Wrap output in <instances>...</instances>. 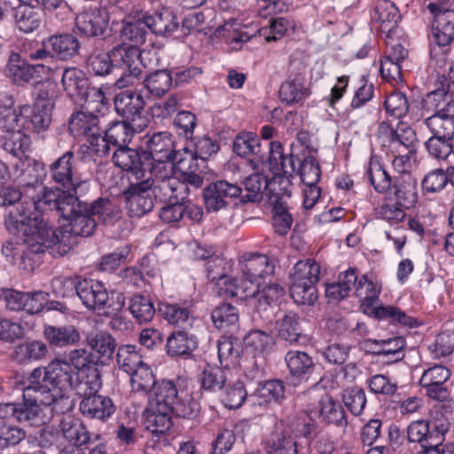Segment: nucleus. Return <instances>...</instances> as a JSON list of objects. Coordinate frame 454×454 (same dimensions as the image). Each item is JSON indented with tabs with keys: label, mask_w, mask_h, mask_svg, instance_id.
<instances>
[{
	"label": "nucleus",
	"mask_w": 454,
	"mask_h": 454,
	"mask_svg": "<svg viewBox=\"0 0 454 454\" xmlns=\"http://www.w3.org/2000/svg\"><path fill=\"white\" fill-rule=\"evenodd\" d=\"M427 9L433 15L430 56L437 62L445 63L446 54L454 40V0L431 2Z\"/></svg>",
	"instance_id": "5"
},
{
	"label": "nucleus",
	"mask_w": 454,
	"mask_h": 454,
	"mask_svg": "<svg viewBox=\"0 0 454 454\" xmlns=\"http://www.w3.org/2000/svg\"><path fill=\"white\" fill-rule=\"evenodd\" d=\"M20 173L18 176L20 185L24 189L25 198L31 200V205L38 211H47V207H41L43 197L46 191H60L53 187L43 186L45 176V167L42 161L25 157L20 161Z\"/></svg>",
	"instance_id": "9"
},
{
	"label": "nucleus",
	"mask_w": 454,
	"mask_h": 454,
	"mask_svg": "<svg viewBox=\"0 0 454 454\" xmlns=\"http://www.w3.org/2000/svg\"><path fill=\"white\" fill-rule=\"evenodd\" d=\"M149 394V406H158L161 409H171L178 399L176 386L172 380H157Z\"/></svg>",
	"instance_id": "35"
},
{
	"label": "nucleus",
	"mask_w": 454,
	"mask_h": 454,
	"mask_svg": "<svg viewBox=\"0 0 454 454\" xmlns=\"http://www.w3.org/2000/svg\"><path fill=\"white\" fill-rule=\"evenodd\" d=\"M88 346L101 357L112 359L116 348L115 339L106 332L90 333L86 338Z\"/></svg>",
	"instance_id": "52"
},
{
	"label": "nucleus",
	"mask_w": 454,
	"mask_h": 454,
	"mask_svg": "<svg viewBox=\"0 0 454 454\" xmlns=\"http://www.w3.org/2000/svg\"><path fill=\"white\" fill-rule=\"evenodd\" d=\"M74 288L82 303L90 310L108 315L121 310L125 304L123 294L108 292L98 280L83 278L75 283Z\"/></svg>",
	"instance_id": "6"
},
{
	"label": "nucleus",
	"mask_w": 454,
	"mask_h": 454,
	"mask_svg": "<svg viewBox=\"0 0 454 454\" xmlns=\"http://www.w3.org/2000/svg\"><path fill=\"white\" fill-rule=\"evenodd\" d=\"M49 174L51 181L57 185L55 189L64 191L66 193L75 194L82 184L75 167L74 154L70 150L50 164Z\"/></svg>",
	"instance_id": "12"
},
{
	"label": "nucleus",
	"mask_w": 454,
	"mask_h": 454,
	"mask_svg": "<svg viewBox=\"0 0 454 454\" xmlns=\"http://www.w3.org/2000/svg\"><path fill=\"white\" fill-rule=\"evenodd\" d=\"M33 385L39 401L55 403L56 412L70 410L72 404L67 395L74 389L82 399L98 393L101 380L98 368H90L72 374V367L65 360L55 359L44 367L34 369Z\"/></svg>",
	"instance_id": "2"
},
{
	"label": "nucleus",
	"mask_w": 454,
	"mask_h": 454,
	"mask_svg": "<svg viewBox=\"0 0 454 454\" xmlns=\"http://www.w3.org/2000/svg\"><path fill=\"white\" fill-rule=\"evenodd\" d=\"M317 410L319 416L327 424H334L340 427H347L348 420L342 405L331 395L325 394L321 396Z\"/></svg>",
	"instance_id": "39"
},
{
	"label": "nucleus",
	"mask_w": 454,
	"mask_h": 454,
	"mask_svg": "<svg viewBox=\"0 0 454 454\" xmlns=\"http://www.w3.org/2000/svg\"><path fill=\"white\" fill-rule=\"evenodd\" d=\"M381 136H385L384 142H388L392 153H415L417 137L415 131L406 123L399 122L395 129L387 123L379 127Z\"/></svg>",
	"instance_id": "17"
},
{
	"label": "nucleus",
	"mask_w": 454,
	"mask_h": 454,
	"mask_svg": "<svg viewBox=\"0 0 454 454\" xmlns=\"http://www.w3.org/2000/svg\"><path fill=\"white\" fill-rule=\"evenodd\" d=\"M239 264L242 281L247 287H254V295L258 294L263 282L273 278L275 264L266 254H244L240 256Z\"/></svg>",
	"instance_id": "10"
},
{
	"label": "nucleus",
	"mask_w": 454,
	"mask_h": 454,
	"mask_svg": "<svg viewBox=\"0 0 454 454\" xmlns=\"http://www.w3.org/2000/svg\"><path fill=\"white\" fill-rule=\"evenodd\" d=\"M233 151L240 157L248 158V164L253 170L261 171L265 164V158L261 153V143L252 132L241 133L233 142Z\"/></svg>",
	"instance_id": "24"
},
{
	"label": "nucleus",
	"mask_w": 454,
	"mask_h": 454,
	"mask_svg": "<svg viewBox=\"0 0 454 454\" xmlns=\"http://www.w3.org/2000/svg\"><path fill=\"white\" fill-rule=\"evenodd\" d=\"M113 161L121 169L132 173L137 180L143 179L148 171L153 169V164L145 160L144 151L128 145L116 148Z\"/></svg>",
	"instance_id": "19"
},
{
	"label": "nucleus",
	"mask_w": 454,
	"mask_h": 454,
	"mask_svg": "<svg viewBox=\"0 0 454 454\" xmlns=\"http://www.w3.org/2000/svg\"><path fill=\"white\" fill-rule=\"evenodd\" d=\"M211 318L216 328L228 331L229 328L235 327L238 324L239 313L235 307L224 303L212 311Z\"/></svg>",
	"instance_id": "59"
},
{
	"label": "nucleus",
	"mask_w": 454,
	"mask_h": 454,
	"mask_svg": "<svg viewBox=\"0 0 454 454\" xmlns=\"http://www.w3.org/2000/svg\"><path fill=\"white\" fill-rule=\"evenodd\" d=\"M290 374L298 380L307 379L314 371L312 357L306 352L290 350L285 356Z\"/></svg>",
	"instance_id": "42"
},
{
	"label": "nucleus",
	"mask_w": 454,
	"mask_h": 454,
	"mask_svg": "<svg viewBox=\"0 0 454 454\" xmlns=\"http://www.w3.org/2000/svg\"><path fill=\"white\" fill-rule=\"evenodd\" d=\"M109 54L115 70L122 71L115 82L116 87L121 89L133 85L135 80L141 76V66L145 67L144 60L150 52L141 51L135 45L122 43L114 47Z\"/></svg>",
	"instance_id": "8"
},
{
	"label": "nucleus",
	"mask_w": 454,
	"mask_h": 454,
	"mask_svg": "<svg viewBox=\"0 0 454 454\" xmlns=\"http://www.w3.org/2000/svg\"><path fill=\"white\" fill-rule=\"evenodd\" d=\"M48 353V348L41 340H27L17 345L12 357L19 364H27L43 359Z\"/></svg>",
	"instance_id": "40"
},
{
	"label": "nucleus",
	"mask_w": 454,
	"mask_h": 454,
	"mask_svg": "<svg viewBox=\"0 0 454 454\" xmlns=\"http://www.w3.org/2000/svg\"><path fill=\"white\" fill-rule=\"evenodd\" d=\"M46 46L51 51L53 57L67 60L78 54L80 43L74 35L65 33L48 37Z\"/></svg>",
	"instance_id": "33"
},
{
	"label": "nucleus",
	"mask_w": 454,
	"mask_h": 454,
	"mask_svg": "<svg viewBox=\"0 0 454 454\" xmlns=\"http://www.w3.org/2000/svg\"><path fill=\"white\" fill-rule=\"evenodd\" d=\"M192 254L194 260L205 262L207 278L211 281L223 278L232 269V262L223 254H216L212 247L196 245Z\"/></svg>",
	"instance_id": "20"
},
{
	"label": "nucleus",
	"mask_w": 454,
	"mask_h": 454,
	"mask_svg": "<svg viewBox=\"0 0 454 454\" xmlns=\"http://www.w3.org/2000/svg\"><path fill=\"white\" fill-rule=\"evenodd\" d=\"M435 434L431 432L430 422L426 419L412 421L406 428V438L411 443H418L424 451L428 450L432 442L436 440Z\"/></svg>",
	"instance_id": "43"
},
{
	"label": "nucleus",
	"mask_w": 454,
	"mask_h": 454,
	"mask_svg": "<svg viewBox=\"0 0 454 454\" xmlns=\"http://www.w3.org/2000/svg\"><path fill=\"white\" fill-rule=\"evenodd\" d=\"M268 162L273 173L292 176L296 170L294 156L292 153H285L279 142H270ZM297 162L300 164L299 160Z\"/></svg>",
	"instance_id": "34"
},
{
	"label": "nucleus",
	"mask_w": 454,
	"mask_h": 454,
	"mask_svg": "<svg viewBox=\"0 0 454 454\" xmlns=\"http://www.w3.org/2000/svg\"><path fill=\"white\" fill-rule=\"evenodd\" d=\"M404 340L402 337H395L387 340H366L362 343V348L367 346H380L379 349H373L372 354L389 356L395 361L402 358V350L404 347Z\"/></svg>",
	"instance_id": "53"
},
{
	"label": "nucleus",
	"mask_w": 454,
	"mask_h": 454,
	"mask_svg": "<svg viewBox=\"0 0 454 454\" xmlns=\"http://www.w3.org/2000/svg\"><path fill=\"white\" fill-rule=\"evenodd\" d=\"M145 145L146 150L144 151V154L145 160L151 164L168 162L175 153L172 135L167 131L153 134L146 140Z\"/></svg>",
	"instance_id": "23"
},
{
	"label": "nucleus",
	"mask_w": 454,
	"mask_h": 454,
	"mask_svg": "<svg viewBox=\"0 0 454 454\" xmlns=\"http://www.w3.org/2000/svg\"><path fill=\"white\" fill-rule=\"evenodd\" d=\"M173 78L168 70H157L145 75L144 79L145 88L156 97H161L171 88Z\"/></svg>",
	"instance_id": "55"
},
{
	"label": "nucleus",
	"mask_w": 454,
	"mask_h": 454,
	"mask_svg": "<svg viewBox=\"0 0 454 454\" xmlns=\"http://www.w3.org/2000/svg\"><path fill=\"white\" fill-rule=\"evenodd\" d=\"M151 186V183L143 178L131 183L124 192L126 207L131 217H141L153 208L155 200L150 190Z\"/></svg>",
	"instance_id": "15"
},
{
	"label": "nucleus",
	"mask_w": 454,
	"mask_h": 454,
	"mask_svg": "<svg viewBox=\"0 0 454 454\" xmlns=\"http://www.w3.org/2000/svg\"><path fill=\"white\" fill-rule=\"evenodd\" d=\"M450 376L451 372L449 368L435 364L423 371L419 384L427 398L438 403H444L450 397L447 382Z\"/></svg>",
	"instance_id": "13"
},
{
	"label": "nucleus",
	"mask_w": 454,
	"mask_h": 454,
	"mask_svg": "<svg viewBox=\"0 0 454 454\" xmlns=\"http://www.w3.org/2000/svg\"><path fill=\"white\" fill-rule=\"evenodd\" d=\"M111 143L107 141L106 136H101L100 130L97 134H92L87 138V143L79 147V153L82 155V160H91L97 161L110 153Z\"/></svg>",
	"instance_id": "46"
},
{
	"label": "nucleus",
	"mask_w": 454,
	"mask_h": 454,
	"mask_svg": "<svg viewBox=\"0 0 454 454\" xmlns=\"http://www.w3.org/2000/svg\"><path fill=\"white\" fill-rule=\"evenodd\" d=\"M43 334L50 344L60 348L74 345L80 340L79 332L72 325H46Z\"/></svg>",
	"instance_id": "44"
},
{
	"label": "nucleus",
	"mask_w": 454,
	"mask_h": 454,
	"mask_svg": "<svg viewBox=\"0 0 454 454\" xmlns=\"http://www.w3.org/2000/svg\"><path fill=\"white\" fill-rule=\"evenodd\" d=\"M158 168L153 164V169L148 171L144 177L152 184L150 190L154 200L160 202L185 200L189 192L188 186L177 177L158 170Z\"/></svg>",
	"instance_id": "11"
},
{
	"label": "nucleus",
	"mask_w": 454,
	"mask_h": 454,
	"mask_svg": "<svg viewBox=\"0 0 454 454\" xmlns=\"http://www.w3.org/2000/svg\"><path fill=\"white\" fill-rule=\"evenodd\" d=\"M146 125L145 121L142 123H135L128 120L114 121L106 130L105 135L113 146L119 148L128 145L134 134L141 132Z\"/></svg>",
	"instance_id": "30"
},
{
	"label": "nucleus",
	"mask_w": 454,
	"mask_h": 454,
	"mask_svg": "<svg viewBox=\"0 0 454 454\" xmlns=\"http://www.w3.org/2000/svg\"><path fill=\"white\" fill-rule=\"evenodd\" d=\"M285 396V385L282 380H272L266 381L260 388L254 393V397L257 399V403L266 405L272 402H279Z\"/></svg>",
	"instance_id": "58"
},
{
	"label": "nucleus",
	"mask_w": 454,
	"mask_h": 454,
	"mask_svg": "<svg viewBox=\"0 0 454 454\" xmlns=\"http://www.w3.org/2000/svg\"><path fill=\"white\" fill-rule=\"evenodd\" d=\"M79 410L88 418L106 420L114 413L115 406L109 397L96 393L82 398Z\"/></svg>",
	"instance_id": "28"
},
{
	"label": "nucleus",
	"mask_w": 454,
	"mask_h": 454,
	"mask_svg": "<svg viewBox=\"0 0 454 454\" xmlns=\"http://www.w3.org/2000/svg\"><path fill=\"white\" fill-rule=\"evenodd\" d=\"M34 370L29 373L25 381L23 387V400L22 403H17L16 420L18 422H27L31 425L35 424L39 420L40 405L49 406L52 405V410L56 411L55 403H46L39 401L37 394H35L33 385Z\"/></svg>",
	"instance_id": "22"
},
{
	"label": "nucleus",
	"mask_w": 454,
	"mask_h": 454,
	"mask_svg": "<svg viewBox=\"0 0 454 454\" xmlns=\"http://www.w3.org/2000/svg\"><path fill=\"white\" fill-rule=\"evenodd\" d=\"M145 18L147 28L157 35L169 36L178 27L176 16L168 9H162L160 12L145 15Z\"/></svg>",
	"instance_id": "37"
},
{
	"label": "nucleus",
	"mask_w": 454,
	"mask_h": 454,
	"mask_svg": "<svg viewBox=\"0 0 454 454\" xmlns=\"http://www.w3.org/2000/svg\"><path fill=\"white\" fill-rule=\"evenodd\" d=\"M218 358L222 365L235 364L239 357L241 348L236 339L222 337L217 343Z\"/></svg>",
	"instance_id": "62"
},
{
	"label": "nucleus",
	"mask_w": 454,
	"mask_h": 454,
	"mask_svg": "<svg viewBox=\"0 0 454 454\" xmlns=\"http://www.w3.org/2000/svg\"><path fill=\"white\" fill-rule=\"evenodd\" d=\"M17 204L6 208L5 226L9 232L16 235L23 232L26 236L23 255L31 258V254L48 251V239L51 225L43 215L48 211H38L30 204Z\"/></svg>",
	"instance_id": "3"
},
{
	"label": "nucleus",
	"mask_w": 454,
	"mask_h": 454,
	"mask_svg": "<svg viewBox=\"0 0 454 454\" xmlns=\"http://www.w3.org/2000/svg\"><path fill=\"white\" fill-rule=\"evenodd\" d=\"M254 174L250 175L244 180V192L241 189V195H239L240 202H258L262 199V191L268 188L269 181L267 178L255 170Z\"/></svg>",
	"instance_id": "47"
},
{
	"label": "nucleus",
	"mask_w": 454,
	"mask_h": 454,
	"mask_svg": "<svg viewBox=\"0 0 454 454\" xmlns=\"http://www.w3.org/2000/svg\"><path fill=\"white\" fill-rule=\"evenodd\" d=\"M28 112L31 113L30 123L34 131L40 133L45 131L51 121V106L34 105L32 109L29 106H22L20 110V114L24 115Z\"/></svg>",
	"instance_id": "54"
},
{
	"label": "nucleus",
	"mask_w": 454,
	"mask_h": 454,
	"mask_svg": "<svg viewBox=\"0 0 454 454\" xmlns=\"http://www.w3.org/2000/svg\"><path fill=\"white\" fill-rule=\"evenodd\" d=\"M31 140L29 136L20 129L9 134L3 144L5 152L18 158L20 161L25 160V153L29 150Z\"/></svg>",
	"instance_id": "57"
},
{
	"label": "nucleus",
	"mask_w": 454,
	"mask_h": 454,
	"mask_svg": "<svg viewBox=\"0 0 454 454\" xmlns=\"http://www.w3.org/2000/svg\"><path fill=\"white\" fill-rule=\"evenodd\" d=\"M68 128L71 134L76 138H89L90 135L97 134L100 130L97 114L87 111L73 114Z\"/></svg>",
	"instance_id": "36"
},
{
	"label": "nucleus",
	"mask_w": 454,
	"mask_h": 454,
	"mask_svg": "<svg viewBox=\"0 0 454 454\" xmlns=\"http://www.w3.org/2000/svg\"><path fill=\"white\" fill-rule=\"evenodd\" d=\"M365 175L379 193H387L392 184L393 176H390L381 166L378 160L372 158L366 167Z\"/></svg>",
	"instance_id": "49"
},
{
	"label": "nucleus",
	"mask_w": 454,
	"mask_h": 454,
	"mask_svg": "<svg viewBox=\"0 0 454 454\" xmlns=\"http://www.w3.org/2000/svg\"><path fill=\"white\" fill-rule=\"evenodd\" d=\"M128 375L133 392L148 394L157 382L152 368L145 362Z\"/></svg>",
	"instance_id": "51"
},
{
	"label": "nucleus",
	"mask_w": 454,
	"mask_h": 454,
	"mask_svg": "<svg viewBox=\"0 0 454 454\" xmlns=\"http://www.w3.org/2000/svg\"><path fill=\"white\" fill-rule=\"evenodd\" d=\"M116 362L119 368L129 374L144 363L139 349L136 345L126 344L118 348Z\"/></svg>",
	"instance_id": "56"
},
{
	"label": "nucleus",
	"mask_w": 454,
	"mask_h": 454,
	"mask_svg": "<svg viewBox=\"0 0 454 454\" xmlns=\"http://www.w3.org/2000/svg\"><path fill=\"white\" fill-rule=\"evenodd\" d=\"M244 344L247 349L254 354L268 352L273 345L271 335L261 330H254L248 333L244 338Z\"/></svg>",
	"instance_id": "64"
},
{
	"label": "nucleus",
	"mask_w": 454,
	"mask_h": 454,
	"mask_svg": "<svg viewBox=\"0 0 454 454\" xmlns=\"http://www.w3.org/2000/svg\"><path fill=\"white\" fill-rule=\"evenodd\" d=\"M114 104L115 111L124 120L135 123L137 121L142 123L143 121L147 122L146 119L142 116L145 102L140 91L133 90L121 91L114 97Z\"/></svg>",
	"instance_id": "21"
},
{
	"label": "nucleus",
	"mask_w": 454,
	"mask_h": 454,
	"mask_svg": "<svg viewBox=\"0 0 454 454\" xmlns=\"http://www.w3.org/2000/svg\"><path fill=\"white\" fill-rule=\"evenodd\" d=\"M263 445L267 454H286L288 450L299 449L297 442L279 427H276L264 438Z\"/></svg>",
	"instance_id": "45"
},
{
	"label": "nucleus",
	"mask_w": 454,
	"mask_h": 454,
	"mask_svg": "<svg viewBox=\"0 0 454 454\" xmlns=\"http://www.w3.org/2000/svg\"><path fill=\"white\" fill-rule=\"evenodd\" d=\"M63 437L68 442L67 446L88 450L90 442V433L85 426L70 415L65 416L59 424Z\"/></svg>",
	"instance_id": "29"
},
{
	"label": "nucleus",
	"mask_w": 454,
	"mask_h": 454,
	"mask_svg": "<svg viewBox=\"0 0 454 454\" xmlns=\"http://www.w3.org/2000/svg\"><path fill=\"white\" fill-rule=\"evenodd\" d=\"M75 27L81 35H103L107 27L106 12L100 8L87 9L76 16Z\"/></svg>",
	"instance_id": "26"
},
{
	"label": "nucleus",
	"mask_w": 454,
	"mask_h": 454,
	"mask_svg": "<svg viewBox=\"0 0 454 454\" xmlns=\"http://www.w3.org/2000/svg\"><path fill=\"white\" fill-rule=\"evenodd\" d=\"M374 317L380 320H391L405 326L412 327L416 325V320L398 307L392 305H381L373 309Z\"/></svg>",
	"instance_id": "61"
},
{
	"label": "nucleus",
	"mask_w": 454,
	"mask_h": 454,
	"mask_svg": "<svg viewBox=\"0 0 454 454\" xmlns=\"http://www.w3.org/2000/svg\"><path fill=\"white\" fill-rule=\"evenodd\" d=\"M241 187L226 180L209 184L203 191L205 207L207 212H217L226 208L230 200L239 198Z\"/></svg>",
	"instance_id": "18"
},
{
	"label": "nucleus",
	"mask_w": 454,
	"mask_h": 454,
	"mask_svg": "<svg viewBox=\"0 0 454 454\" xmlns=\"http://www.w3.org/2000/svg\"><path fill=\"white\" fill-rule=\"evenodd\" d=\"M48 74L51 68L42 64L31 65L21 59L19 53H12L9 57L6 73L17 84L29 82L35 73Z\"/></svg>",
	"instance_id": "27"
},
{
	"label": "nucleus",
	"mask_w": 454,
	"mask_h": 454,
	"mask_svg": "<svg viewBox=\"0 0 454 454\" xmlns=\"http://www.w3.org/2000/svg\"><path fill=\"white\" fill-rule=\"evenodd\" d=\"M387 194L395 198L399 205L407 208L413 207L418 200V182L411 173L395 175Z\"/></svg>",
	"instance_id": "25"
},
{
	"label": "nucleus",
	"mask_w": 454,
	"mask_h": 454,
	"mask_svg": "<svg viewBox=\"0 0 454 454\" xmlns=\"http://www.w3.org/2000/svg\"><path fill=\"white\" fill-rule=\"evenodd\" d=\"M372 19L380 23V31L391 38L401 15L396 5L390 0H379L374 7Z\"/></svg>",
	"instance_id": "31"
},
{
	"label": "nucleus",
	"mask_w": 454,
	"mask_h": 454,
	"mask_svg": "<svg viewBox=\"0 0 454 454\" xmlns=\"http://www.w3.org/2000/svg\"><path fill=\"white\" fill-rule=\"evenodd\" d=\"M309 92L298 79L283 82L279 89V98L286 105L299 103L309 96Z\"/></svg>",
	"instance_id": "60"
},
{
	"label": "nucleus",
	"mask_w": 454,
	"mask_h": 454,
	"mask_svg": "<svg viewBox=\"0 0 454 454\" xmlns=\"http://www.w3.org/2000/svg\"><path fill=\"white\" fill-rule=\"evenodd\" d=\"M301 320L294 311L285 313L277 322L276 330L278 337L291 344L298 342L303 338Z\"/></svg>",
	"instance_id": "38"
},
{
	"label": "nucleus",
	"mask_w": 454,
	"mask_h": 454,
	"mask_svg": "<svg viewBox=\"0 0 454 454\" xmlns=\"http://www.w3.org/2000/svg\"><path fill=\"white\" fill-rule=\"evenodd\" d=\"M61 83L67 95L76 102L88 92L89 81L85 73L77 67L64 69Z\"/></svg>",
	"instance_id": "32"
},
{
	"label": "nucleus",
	"mask_w": 454,
	"mask_h": 454,
	"mask_svg": "<svg viewBox=\"0 0 454 454\" xmlns=\"http://www.w3.org/2000/svg\"><path fill=\"white\" fill-rule=\"evenodd\" d=\"M197 348V340L185 332L173 333L166 344L167 353L172 356L190 355Z\"/></svg>",
	"instance_id": "48"
},
{
	"label": "nucleus",
	"mask_w": 454,
	"mask_h": 454,
	"mask_svg": "<svg viewBox=\"0 0 454 454\" xmlns=\"http://www.w3.org/2000/svg\"><path fill=\"white\" fill-rule=\"evenodd\" d=\"M129 310L139 324L150 322L156 312L151 299L142 294H135L129 298Z\"/></svg>",
	"instance_id": "50"
},
{
	"label": "nucleus",
	"mask_w": 454,
	"mask_h": 454,
	"mask_svg": "<svg viewBox=\"0 0 454 454\" xmlns=\"http://www.w3.org/2000/svg\"><path fill=\"white\" fill-rule=\"evenodd\" d=\"M41 207L47 211H56L67 223L53 230L51 225L48 239V252L53 257L63 256L75 244V237L91 236L97 222L110 220L115 208L109 199L99 198L91 203L80 200L73 193L64 191H46Z\"/></svg>",
	"instance_id": "1"
},
{
	"label": "nucleus",
	"mask_w": 454,
	"mask_h": 454,
	"mask_svg": "<svg viewBox=\"0 0 454 454\" xmlns=\"http://www.w3.org/2000/svg\"><path fill=\"white\" fill-rule=\"evenodd\" d=\"M241 284L238 280L228 274L223 278L215 281V293L223 299L238 298L239 300H247L254 296V287H247L241 280Z\"/></svg>",
	"instance_id": "41"
},
{
	"label": "nucleus",
	"mask_w": 454,
	"mask_h": 454,
	"mask_svg": "<svg viewBox=\"0 0 454 454\" xmlns=\"http://www.w3.org/2000/svg\"><path fill=\"white\" fill-rule=\"evenodd\" d=\"M171 409H161L158 406H149L146 417V427L153 434L151 441L147 443V450H157L161 446H169L166 433L172 427Z\"/></svg>",
	"instance_id": "16"
},
{
	"label": "nucleus",
	"mask_w": 454,
	"mask_h": 454,
	"mask_svg": "<svg viewBox=\"0 0 454 454\" xmlns=\"http://www.w3.org/2000/svg\"><path fill=\"white\" fill-rule=\"evenodd\" d=\"M435 88L427 95L425 107L434 114L425 120L432 137L452 139L454 136V93L445 75L437 74Z\"/></svg>",
	"instance_id": "4"
},
{
	"label": "nucleus",
	"mask_w": 454,
	"mask_h": 454,
	"mask_svg": "<svg viewBox=\"0 0 454 454\" xmlns=\"http://www.w3.org/2000/svg\"><path fill=\"white\" fill-rule=\"evenodd\" d=\"M320 266L309 259L297 262L290 272L289 291L294 302L314 305L317 300L316 284L319 280Z\"/></svg>",
	"instance_id": "7"
},
{
	"label": "nucleus",
	"mask_w": 454,
	"mask_h": 454,
	"mask_svg": "<svg viewBox=\"0 0 454 454\" xmlns=\"http://www.w3.org/2000/svg\"><path fill=\"white\" fill-rule=\"evenodd\" d=\"M170 161L176 172H179L187 186L191 185L195 189L203 184L204 169L206 164L191 150L186 148L175 151Z\"/></svg>",
	"instance_id": "14"
},
{
	"label": "nucleus",
	"mask_w": 454,
	"mask_h": 454,
	"mask_svg": "<svg viewBox=\"0 0 454 454\" xmlns=\"http://www.w3.org/2000/svg\"><path fill=\"white\" fill-rule=\"evenodd\" d=\"M147 24L145 18L137 20H127L123 22L121 35L123 39L129 41L135 46L143 44L145 42Z\"/></svg>",
	"instance_id": "63"
}]
</instances>
